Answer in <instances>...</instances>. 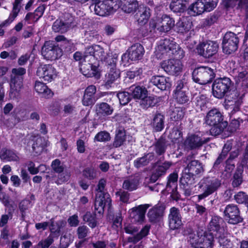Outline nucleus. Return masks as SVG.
Listing matches in <instances>:
<instances>
[{
	"label": "nucleus",
	"mask_w": 248,
	"mask_h": 248,
	"mask_svg": "<svg viewBox=\"0 0 248 248\" xmlns=\"http://www.w3.org/2000/svg\"><path fill=\"white\" fill-rule=\"evenodd\" d=\"M150 227L145 226L143 228L140 232L137 233L136 235L132 237H129L128 238V241L129 242L136 243L140 240L143 237L146 236L149 232Z\"/></svg>",
	"instance_id": "obj_47"
},
{
	"label": "nucleus",
	"mask_w": 248,
	"mask_h": 248,
	"mask_svg": "<svg viewBox=\"0 0 248 248\" xmlns=\"http://www.w3.org/2000/svg\"><path fill=\"white\" fill-rule=\"evenodd\" d=\"M84 221L87 222L88 225L93 228L96 226L97 221L96 219V214L90 212H87L83 217Z\"/></svg>",
	"instance_id": "obj_52"
},
{
	"label": "nucleus",
	"mask_w": 248,
	"mask_h": 248,
	"mask_svg": "<svg viewBox=\"0 0 248 248\" xmlns=\"http://www.w3.org/2000/svg\"><path fill=\"white\" fill-rule=\"evenodd\" d=\"M161 67L169 75H178L182 70V64L177 59H169L163 61Z\"/></svg>",
	"instance_id": "obj_16"
},
{
	"label": "nucleus",
	"mask_w": 248,
	"mask_h": 248,
	"mask_svg": "<svg viewBox=\"0 0 248 248\" xmlns=\"http://www.w3.org/2000/svg\"><path fill=\"white\" fill-rule=\"evenodd\" d=\"M181 216L179 210L173 207L170 209L168 216L169 225L170 229H178L182 225Z\"/></svg>",
	"instance_id": "obj_21"
},
{
	"label": "nucleus",
	"mask_w": 248,
	"mask_h": 248,
	"mask_svg": "<svg viewBox=\"0 0 248 248\" xmlns=\"http://www.w3.org/2000/svg\"><path fill=\"white\" fill-rule=\"evenodd\" d=\"M118 8L119 5L114 0H105L90 6L91 10H93L95 14L100 16L108 15Z\"/></svg>",
	"instance_id": "obj_9"
},
{
	"label": "nucleus",
	"mask_w": 248,
	"mask_h": 248,
	"mask_svg": "<svg viewBox=\"0 0 248 248\" xmlns=\"http://www.w3.org/2000/svg\"><path fill=\"white\" fill-rule=\"evenodd\" d=\"M166 206L163 203H158L150 209L147 213L149 221L155 224L162 221L164 216Z\"/></svg>",
	"instance_id": "obj_15"
},
{
	"label": "nucleus",
	"mask_w": 248,
	"mask_h": 248,
	"mask_svg": "<svg viewBox=\"0 0 248 248\" xmlns=\"http://www.w3.org/2000/svg\"><path fill=\"white\" fill-rule=\"evenodd\" d=\"M224 106L226 109L230 110L232 114L238 111L242 103L243 95H240L236 90H231L226 95Z\"/></svg>",
	"instance_id": "obj_8"
},
{
	"label": "nucleus",
	"mask_w": 248,
	"mask_h": 248,
	"mask_svg": "<svg viewBox=\"0 0 248 248\" xmlns=\"http://www.w3.org/2000/svg\"><path fill=\"white\" fill-rule=\"evenodd\" d=\"M209 138H202L197 135L188 136L185 141L184 145L188 150H194L201 147L203 144L208 142Z\"/></svg>",
	"instance_id": "obj_19"
},
{
	"label": "nucleus",
	"mask_w": 248,
	"mask_h": 248,
	"mask_svg": "<svg viewBox=\"0 0 248 248\" xmlns=\"http://www.w3.org/2000/svg\"><path fill=\"white\" fill-rule=\"evenodd\" d=\"M236 202L239 204H245L248 207V195L246 193L240 191L234 196Z\"/></svg>",
	"instance_id": "obj_59"
},
{
	"label": "nucleus",
	"mask_w": 248,
	"mask_h": 248,
	"mask_svg": "<svg viewBox=\"0 0 248 248\" xmlns=\"http://www.w3.org/2000/svg\"><path fill=\"white\" fill-rule=\"evenodd\" d=\"M36 75L45 81L51 82L57 76L55 68L50 64L40 65L37 70Z\"/></svg>",
	"instance_id": "obj_18"
},
{
	"label": "nucleus",
	"mask_w": 248,
	"mask_h": 248,
	"mask_svg": "<svg viewBox=\"0 0 248 248\" xmlns=\"http://www.w3.org/2000/svg\"><path fill=\"white\" fill-rule=\"evenodd\" d=\"M192 23L189 21L179 20L176 24V30L179 33H184L189 31L191 28Z\"/></svg>",
	"instance_id": "obj_49"
},
{
	"label": "nucleus",
	"mask_w": 248,
	"mask_h": 248,
	"mask_svg": "<svg viewBox=\"0 0 248 248\" xmlns=\"http://www.w3.org/2000/svg\"><path fill=\"white\" fill-rule=\"evenodd\" d=\"M50 224V231L52 233H59L61 228L63 227L66 224V222L63 220H59L55 221L54 218H51L49 222Z\"/></svg>",
	"instance_id": "obj_45"
},
{
	"label": "nucleus",
	"mask_w": 248,
	"mask_h": 248,
	"mask_svg": "<svg viewBox=\"0 0 248 248\" xmlns=\"http://www.w3.org/2000/svg\"><path fill=\"white\" fill-rule=\"evenodd\" d=\"M12 73L9 97L14 99L20 95L23 86V76L26 74V70L23 67L15 68L12 70Z\"/></svg>",
	"instance_id": "obj_3"
},
{
	"label": "nucleus",
	"mask_w": 248,
	"mask_h": 248,
	"mask_svg": "<svg viewBox=\"0 0 248 248\" xmlns=\"http://www.w3.org/2000/svg\"><path fill=\"white\" fill-rule=\"evenodd\" d=\"M35 91L40 94H42L45 97H50L52 96L53 93L50 89L42 82L36 81L34 85Z\"/></svg>",
	"instance_id": "obj_38"
},
{
	"label": "nucleus",
	"mask_w": 248,
	"mask_h": 248,
	"mask_svg": "<svg viewBox=\"0 0 248 248\" xmlns=\"http://www.w3.org/2000/svg\"><path fill=\"white\" fill-rule=\"evenodd\" d=\"M53 242L54 236L52 234H50L46 239L40 241L36 247L41 248H48Z\"/></svg>",
	"instance_id": "obj_62"
},
{
	"label": "nucleus",
	"mask_w": 248,
	"mask_h": 248,
	"mask_svg": "<svg viewBox=\"0 0 248 248\" xmlns=\"http://www.w3.org/2000/svg\"><path fill=\"white\" fill-rule=\"evenodd\" d=\"M111 139L110 134L106 131H102L98 133L94 138V141L107 142L109 141Z\"/></svg>",
	"instance_id": "obj_58"
},
{
	"label": "nucleus",
	"mask_w": 248,
	"mask_h": 248,
	"mask_svg": "<svg viewBox=\"0 0 248 248\" xmlns=\"http://www.w3.org/2000/svg\"><path fill=\"white\" fill-rule=\"evenodd\" d=\"M140 181V177L139 174L131 175L124 178L122 187L128 191H133L138 189Z\"/></svg>",
	"instance_id": "obj_23"
},
{
	"label": "nucleus",
	"mask_w": 248,
	"mask_h": 248,
	"mask_svg": "<svg viewBox=\"0 0 248 248\" xmlns=\"http://www.w3.org/2000/svg\"><path fill=\"white\" fill-rule=\"evenodd\" d=\"M185 170L187 173L194 175L196 176L203 171V168L202 163L196 160L190 161Z\"/></svg>",
	"instance_id": "obj_29"
},
{
	"label": "nucleus",
	"mask_w": 248,
	"mask_h": 248,
	"mask_svg": "<svg viewBox=\"0 0 248 248\" xmlns=\"http://www.w3.org/2000/svg\"><path fill=\"white\" fill-rule=\"evenodd\" d=\"M174 19L167 15H163L157 20H151L149 22L150 32L154 33L156 31L160 33H166L174 26Z\"/></svg>",
	"instance_id": "obj_5"
},
{
	"label": "nucleus",
	"mask_w": 248,
	"mask_h": 248,
	"mask_svg": "<svg viewBox=\"0 0 248 248\" xmlns=\"http://www.w3.org/2000/svg\"><path fill=\"white\" fill-rule=\"evenodd\" d=\"M205 123L212 127L210 129L211 135H219L227 127L228 123L223 121V116L217 108H212L206 114L204 118Z\"/></svg>",
	"instance_id": "obj_1"
},
{
	"label": "nucleus",
	"mask_w": 248,
	"mask_h": 248,
	"mask_svg": "<svg viewBox=\"0 0 248 248\" xmlns=\"http://www.w3.org/2000/svg\"><path fill=\"white\" fill-rule=\"evenodd\" d=\"M216 235L218 238V242L222 248H232V243L225 236L224 232H219L218 234H216Z\"/></svg>",
	"instance_id": "obj_56"
},
{
	"label": "nucleus",
	"mask_w": 248,
	"mask_h": 248,
	"mask_svg": "<svg viewBox=\"0 0 248 248\" xmlns=\"http://www.w3.org/2000/svg\"><path fill=\"white\" fill-rule=\"evenodd\" d=\"M155 159V155L154 153L144 154L141 157L138 158L134 161V165L137 168L148 165L151 161Z\"/></svg>",
	"instance_id": "obj_31"
},
{
	"label": "nucleus",
	"mask_w": 248,
	"mask_h": 248,
	"mask_svg": "<svg viewBox=\"0 0 248 248\" xmlns=\"http://www.w3.org/2000/svg\"><path fill=\"white\" fill-rule=\"evenodd\" d=\"M23 0H15L13 3V9L8 18L0 24V27L6 26L12 23L17 16L21 8V2Z\"/></svg>",
	"instance_id": "obj_27"
},
{
	"label": "nucleus",
	"mask_w": 248,
	"mask_h": 248,
	"mask_svg": "<svg viewBox=\"0 0 248 248\" xmlns=\"http://www.w3.org/2000/svg\"><path fill=\"white\" fill-rule=\"evenodd\" d=\"M151 206L149 204H141L131 209V213L134 216H138V220L142 221L145 217L146 210Z\"/></svg>",
	"instance_id": "obj_39"
},
{
	"label": "nucleus",
	"mask_w": 248,
	"mask_h": 248,
	"mask_svg": "<svg viewBox=\"0 0 248 248\" xmlns=\"http://www.w3.org/2000/svg\"><path fill=\"white\" fill-rule=\"evenodd\" d=\"M237 82H242V85L248 87V72L243 71L238 73Z\"/></svg>",
	"instance_id": "obj_61"
},
{
	"label": "nucleus",
	"mask_w": 248,
	"mask_h": 248,
	"mask_svg": "<svg viewBox=\"0 0 248 248\" xmlns=\"http://www.w3.org/2000/svg\"><path fill=\"white\" fill-rule=\"evenodd\" d=\"M174 97L176 101L180 104L186 103L189 100V97L186 91L175 93Z\"/></svg>",
	"instance_id": "obj_57"
},
{
	"label": "nucleus",
	"mask_w": 248,
	"mask_h": 248,
	"mask_svg": "<svg viewBox=\"0 0 248 248\" xmlns=\"http://www.w3.org/2000/svg\"><path fill=\"white\" fill-rule=\"evenodd\" d=\"M128 55L124 54L122 56V61H124L127 57L132 61H137L141 59L144 54V49L143 46L139 43L132 45L128 50Z\"/></svg>",
	"instance_id": "obj_22"
},
{
	"label": "nucleus",
	"mask_w": 248,
	"mask_h": 248,
	"mask_svg": "<svg viewBox=\"0 0 248 248\" xmlns=\"http://www.w3.org/2000/svg\"><path fill=\"white\" fill-rule=\"evenodd\" d=\"M96 107L97 113L103 116L111 115L113 111V108L106 103L98 104Z\"/></svg>",
	"instance_id": "obj_43"
},
{
	"label": "nucleus",
	"mask_w": 248,
	"mask_h": 248,
	"mask_svg": "<svg viewBox=\"0 0 248 248\" xmlns=\"http://www.w3.org/2000/svg\"><path fill=\"white\" fill-rule=\"evenodd\" d=\"M131 95L135 99L141 100L147 94V90L145 87L140 86L132 85L128 89Z\"/></svg>",
	"instance_id": "obj_30"
},
{
	"label": "nucleus",
	"mask_w": 248,
	"mask_h": 248,
	"mask_svg": "<svg viewBox=\"0 0 248 248\" xmlns=\"http://www.w3.org/2000/svg\"><path fill=\"white\" fill-rule=\"evenodd\" d=\"M125 132L123 128H120L116 130V135L114 140L113 143V145L114 147H119L122 145L125 141Z\"/></svg>",
	"instance_id": "obj_41"
},
{
	"label": "nucleus",
	"mask_w": 248,
	"mask_h": 248,
	"mask_svg": "<svg viewBox=\"0 0 248 248\" xmlns=\"http://www.w3.org/2000/svg\"><path fill=\"white\" fill-rule=\"evenodd\" d=\"M204 6L201 0H197L188 8L189 13L193 16L201 15L206 11Z\"/></svg>",
	"instance_id": "obj_36"
},
{
	"label": "nucleus",
	"mask_w": 248,
	"mask_h": 248,
	"mask_svg": "<svg viewBox=\"0 0 248 248\" xmlns=\"http://www.w3.org/2000/svg\"><path fill=\"white\" fill-rule=\"evenodd\" d=\"M195 175L187 173V172H186V170H185L182 176L180 178V183L181 185H192L195 182Z\"/></svg>",
	"instance_id": "obj_51"
},
{
	"label": "nucleus",
	"mask_w": 248,
	"mask_h": 248,
	"mask_svg": "<svg viewBox=\"0 0 248 248\" xmlns=\"http://www.w3.org/2000/svg\"><path fill=\"white\" fill-rule=\"evenodd\" d=\"M243 172V167L240 166L237 167L236 171L234 174L232 185L233 187L239 186L242 182V173Z\"/></svg>",
	"instance_id": "obj_48"
},
{
	"label": "nucleus",
	"mask_w": 248,
	"mask_h": 248,
	"mask_svg": "<svg viewBox=\"0 0 248 248\" xmlns=\"http://www.w3.org/2000/svg\"><path fill=\"white\" fill-rule=\"evenodd\" d=\"M221 185V181L217 178L210 177L202 178L198 186L203 192L198 195V199L202 200L212 194L219 188Z\"/></svg>",
	"instance_id": "obj_6"
},
{
	"label": "nucleus",
	"mask_w": 248,
	"mask_h": 248,
	"mask_svg": "<svg viewBox=\"0 0 248 248\" xmlns=\"http://www.w3.org/2000/svg\"><path fill=\"white\" fill-rule=\"evenodd\" d=\"M187 241L193 248H213L214 238L211 232H190Z\"/></svg>",
	"instance_id": "obj_2"
},
{
	"label": "nucleus",
	"mask_w": 248,
	"mask_h": 248,
	"mask_svg": "<svg viewBox=\"0 0 248 248\" xmlns=\"http://www.w3.org/2000/svg\"><path fill=\"white\" fill-rule=\"evenodd\" d=\"M111 200L108 193L97 192L94 202V208L99 213L104 211L106 206H110Z\"/></svg>",
	"instance_id": "obj_20"
},
{
	"label": "nucleus",
	"mask_w": 248,
	"mask_h": 248,
	"mask_svg": "<svg viewBox=\"0 0 248 248\" xmlns=\"http://www.w3.org/2000/svg\"><path fill=\"white\" fill-rule=\"evenodd\" d=\"M0 158L6 161H15L18 160V157L14 151L2 148L0 152Z\"/></svg>",
	"instance_id": "obj_34"
},
{
	"label": "nucleus",
	"mask_w": 248,
	"mask_h": 248,
	"mask_svg": "<svg viewBox=\"0 0 248 248\" xmlns=\"http://www.w3.org/2000/svg\"><path fill=\"white\" fill-rule=\"evenodd\" d=\"M215 77V74L213 69L209 67H199L195 68L192 72L193 81L202 85L211 82Z\"/></svg>",
	"instance_id": "obj_7"
},
{
	"label": "nucleus",
	"mask_w": 248,
	"mask_h": 248,
	"mask_svg": "<svg viewBox=\"0 0 248 248\" xmlns=\"http://www.w3.org/2000/svg\"><path fill=\"white\" fill-rule=\"evenodd\" d=\"M52 170L58 174L62 172L64 170L63 165L59 159H56L52 161L51 163Z\"/></svg>",
	"instance_id": "obj_64"
},
{
	"label": "nucleus",
	"mask_w": 248,
	"mask_h": 248,
	"mask_svg": "<svg viewBox=\"0 0 248 248\" xmlns=\"http://www.w3.org/2000/svg\"><path fill=\"white\" fill-rule=\"evenodd\" d=\"M154 151L158 155H164L167 147L166 140L160 137L154 144Z\"/></svg>",
	"instance_id": "obj_40"
},
{
	"label": "nucleus",
	"mask_w": 248,
	"mask_h": 248,
	"mask_svg": "<svg viewBox=\"0 0 248 248\" xmlns=\"http://www.w3.org/2000/svg\"><path fill=\"white\" fill-rule=\"evenodd\" d=\"M156 103L155 98L153 96L146 95L140 100V105L143 108H147L149 107H154Z\"/></svg>",
	"instance_id": "obj_55"
},
{
	"label": "nucleus",
	"mask_w": 248,
	"mask_h": 248,
	"mask_svg": "<svg viewBox=\"0 0 248 248\" xmlns=\"http://www.w3.org/2000/svg\"><path fill=\"white\" fill-rule=\"evenodd\" d=\"M80 70L82 71L83 75L88 77H95L98 78L100 76L98 64H96L93 62L82 64Z\"/></svg>",
	"instance_id": "obj_24"
},
{
	"label": "nucleus",
	"mask_w": 248,
	"mask_h": 248,
	"mask_svg": "<svg viewBox=\"0 0 248 248\" xmlns=\"http://www.w3.org/2000/svg\"><path fill=\"white\" fill-rule=\"evenodd\" d=\"M172 165L170 161H165L162 162L161 158L154 163V170L150 177V181L152 183H155L160 177L164 175L167 170Z\"/></svg>",
	"instance_id": "obj_13"
},
{
	"label": "nucleus",
	"mask_w": 248,
	"mask_h": 248,
	"mask_svg": "<svg viewBox=\"0 0 248 248\" xmlns=\"http://www.w3.org/2000/svg\"><path fill=\"white\" fill-rule=\"evenodd\" d=\"M233 83L229 78L216 79L212 86L213 95L217 99H222L232 90Z\"/></svg>",
	"instance_id": "obj_4"
},
{
	"label": "nucleus",
	"mask_w": 248,
	"mask_h": 248,
	"mask_svg": "<svg viewBox=\"0 0 248 248\" xmlns=\"http://www.w3.org/2000/svg\"><path fill=\"white\" fill-rule=\"evenodd\" d=\"M239 42L237 35L232 32L225 33L222 41V49L224 53L230 54L235 52L238 48Z\"/></svg>",
	"instance_id": "obj_11"
},
{
	"label": "nucleus",
	"mask_w": 248,
	"mask_h": 248,
	"mask_svg": "<svg viewBox=\"0 0 248 248\" xmlns=\"http://www.w3.org/2000/svg\"><path fill=\"white\" fill-rule=\"evenodd\" d=\"M150 16L151 10L150 8L144 6H140L135 15L137 21L141 25L146 23Z\"/></svg>",
	"instance_id": "obj_28"
},
{
	"label": "nucleus",
	"mask_w": 248,
	"mask_h": 248,
	"mask_svg": "<svg viewBox=\"0 0 248 248\" xmlns=\"http://www.w3.org/2000/svg\"><path fill=\"white\" fill-rule=\"evenodd\" d=\"M173 40L172 38H165L163 40L159 46V50L167 53L176 49L177 44Z\"/></svg>",
	"instance_id": "obj_33"
},
{
	"label": "nucleus",
	"mask_w": 248,
	"mask_h": 248,
	"mask_svg": "<svg viewBox=\"0 0 248 248\" xmlns=\"http://www.w3.org/2000/svg\"><path fill=\"white\" fill-rule=\"evenodd\" d=\"M196 49L199 55L209 58L217 52L218 45L216 42L208 41L199 44Z\"/></svg>",
	"instance_id": "obj_12"
},
{
	"label": "nucleus",
	"mask_w": 248,
	"mask_h": 248,
	"mask_svg": "<svg viewBox=\"0 0 248 248\" xmlns=\"http://www.w3.org/2000/svg\"><path fill=\"white\" fill-rule=\"evenodd\" d=\"M120 75L119 70L116 69L115 66H111L108 75L106 76L105 85L110 86L111 84L120 77Z\"/></svg>",
	"instance_id": "obj_32"
},
{
	"label": "nucleus",
	"mask_w": 248,
	"mask_h": 248,
	"mask_svg": "<svg viewBox=\"0 0 248 248\" xmlns=\"http://www.w3.org/2000/svg\"><path fill=\"white\" fill-rule=\"evenodd\" d=\"M72 16L68 13L64 15L63 19H58L52 25V30L55 32L63 33L67 32L73 22Z\"/></svg>",
	"instance_id": "obj_17"
},
{
	"label": "nucleus",
	"mask_w": 248,
	"mask_h": 248,
	"mask_svg": "<svg viewBox=\"0 0 248 248\" xmlns=\"http://www.w3.org/2000/svg\"><path fill=\"white\" fill-rule=\"evenodd\" d=\"M150 83L162 91L166 90L171 86L170 78L163 76L152 77L150 79Z\"/></svg>",
	"instance_id": "obj_26"
},
{
	"label": "nucleus",
	"mask_w": 248,
	"mask_h": 248,
	"mask_svg": "<svg viewBox=\"0 0 248 248\" xmlns=\"http://www.w3.org/2000/svg\"><path fill=\"white\" fill-rule=\"evenodd\" d=\"M41 53L45 59L55 60L62 56V50L53 41H46L42 47Z\"/></svg>",
	"instance_id": "obj_10"
},
{
	"label": "nucleus",
	"mask_w": 248,
	"mask_h": 248,
	"mask_svg": "<svg viewBox=\"0 0 248 248\" xmlns=\"http://www.w3.org/2000/svg\"><path fill=\"white\" fill-rule=\"evenodd\" d=\"M46 146L47 142L44 138L36 137L34 138L32 148L33 151L36 154H40Z\"/></svg>",
	"instance_id": "obj_35"
},
{
	"label": "nucleus",
	"mask_w": 248,
	"mask_h": 248,
	"mask_svg": "<svg viewBox=\"0 0 248 248\" xmlns=\"http://www.w3.org/2000/svg\"><path fill=\"white\" fill-rule=\"evenodd\" d=\"M186 4L184 0H172L170 8L175 13H183L186 9Z\"/></svg>",
	"instance_id": "obj_37"
},
{
	"label": "nucleus",
	"mask_w": 248,
	"mask_h": 248,
	"mask_svg": "<svg viewBox=\"0 0 248 248\" xmlns=\"http://www.w3.org/2000/svg\"><path fill=\"white\" fill-rule=\"evenodd\" d=\"M130 94V92H123L117 94V97L119 99L121 105H125L129 103L131 100Z\"/></svg>",
	"instance_id": "obj_60"
},
{
	"label": "nucleus",
	"mask_w": 248,
	"mask_h": 248,
	"mask_svg": "<svg viewBox=\"0 0 248 248\" xmlns=\"http://www.w3.org/2000/svg\"><path fill=\"white\" fill-rule=\"evenodd\" d=\"M223 213L228 222L230 224H237L243 221V218L240 215L239 209L236 205H227Z\"/></svg>",
	"instance_id": "obj_14"
},
{
	"label": "nucleus",
	"mask_w": 248,
	"mask_h": 248,
	"mask_svg": "<svg viewBox=\"0 0 248 248\" xmlns=\"http://www.w3.org/2000/svg\"><path fill=\"white\" fill-rule=\"evenodd\" d=\"M96 88L94 85H90L86 89L82 99V104L85 106L93 105L96 101L94 95Z\"/></svg>",
	"instance_id": "obj_25"
},
{
	"label": "nucleus",
	"mask_w": 248,
	"mask_h": 248,
	"mask_svg": "<svg viewBox=\"0 0 248 248\" xmlns=\"http://www.w3.org/2000/svg\"><path fill=\"white\" fill-rule=\"evenodd\" d=\"M185 115V109L181 107H175L170 113V119L174 121L181 120Z\"/></svg>",
	"instance_id": "obj_54"
},
{
	"label": "nucleus",
	"mask_w": 248,
	"mask_h": 248,
	"mask_svg": "<svg viewBox=\"0 0 248 248\" xmlns=\"http://www.w3.org/2000/svg\"><path fill=\"white\" fill-rule=\"evenodd\" d=\"M153 125L155 131H161L164 126V115L160 113H156L153 119Z\"/></svg>",
	"instance_id": "obj_44"
},
{
	"label": "nucleus",
	"mask_w": 248,
	"mask_h": 248,
	"mask_svg": "<svg viewBox=\"0 0 248 248\" xmlns=\"http://www.w3.org/2000/svg\"><path fill=\"white\" fill-rule=\"evenodd\" d=\"M95 45L89 46L85 48L84 53V61L86 62H92L94 61Z\"/></svg>",
	"instance_id": "obj_50"
},
{
	"label": "nucleus",
	"mask_w": 248,
	"mask_h": 248,
	"mask_svg": "<svg viewBox=\"0 0 248 248\" xmlns=\"http://www.w3.org/2000/svg\"><path fill=\"white\" fill-rule=\"evenodd\" d=\"M70 172L67 170H64L58 175V179L55 181L57 184L67 182L70 178Z\"/></svg>",
	"instance_id": "obj_63"
},
{
	"label": "nucleus",
	"mask_w": 248,
	"mask_h": 248,
	"mask_svg": "<svg viewBox=\"0 0 248 248\" xmlns=\"http://www.w3.org/2000/svg\"><path fill=\"white\" fill-rule=\"evenodd\" d=\"M97 171L93 167H87L83 170V176L89 180H92L97 177Z\"/></svg>",
	"instance_id": "obj_53"
},
{
	"label": "nucleus",
	"mask_w": 248,
	"mask_h": 248,
	"mask_svg": "<svg viewBox=\"0 0 248 248\" xmlns=\"http://www.w3.org/2000/svg\"><path fill=\"white\" fill-rule=\"evenodd\" d=\"M139 6L137 0H124L122 10L126 13H131L135 12Z\"/></svg>",
	"instance_id": "obj_42"
},
{
	"label": "nucleus",
	"mask_w": 248,
	"mask_h": 248,
	"mask_svg": "<svg viewBox=\"0 0 248 248\" xmlns=\"http://www.w3.org/2000/svg\"><path fill=\"white\" fill-rule=\"evenodd\" d=\"M221 221H222V219L221 217H214L209 223L210 229L216 232V234H218L219 232L222 233L224 232V230L220 227V223Z\"/></svg>",
	"instance_id": "obj_46"
}]
</instances>
